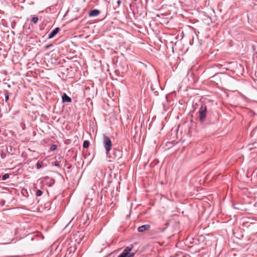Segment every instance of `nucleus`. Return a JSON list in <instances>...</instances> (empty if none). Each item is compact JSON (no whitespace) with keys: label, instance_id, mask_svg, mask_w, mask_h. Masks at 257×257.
Segmentation results:
<instances>
[{"label":"nucleus","instance_id":"f257e3e1","mask_svg":"<svg viewBox=\"0 0 257 257\" xmlns=\"http://www.w3.org/2000/svg\"><path fill=\"white\" fill-rule=\"evenodd\" d=\"M107 157L111 159L118 160L121 158L122 155V151L119 149L113 148L109 151V153H106Z\"/></svg>","mask_w":257,"mask_h":257},{"label":"nucleus","instance_id":"f03ea898","mask_svg":"<svg viewBox=\"0 0 257 257\" xmlns=\"http://www.w3.org/2000/svg\"><path fill=\"white\" fill-rule=\"evenodd\" d=\"M207 108L204 104H202L199 110V118L201 122L205 121L206 117Z\"/></svg>","mask_w":257,"mask_h":257},{"label":"nucleus","instance_id":"7ed1b4c3","mask_svg":"<svg viewBox=\"0 0 257 257\" xmlns=\"http://www.w3.org/2000/svg\"><path fill=\"white\" fill-rule=\"evenodd\" d=\"M103 145L105 149L106 153H109V151H111V149L112 143L110 139L107 136H103Z\"/></svg>","mask_w":257,"mask_h":257},{"label":"nucleus","instance_id":"20e7f679","mask_svg":"<svg viewBox=\"0 0 257 257\" xmlns=\"http://www.w3.org/2000/svg\"><path fill=\"white\" fill-rule=\"evenodd\" d=\"M132 245L126 247L118 257H133L135 255L134 252H132Z\"/></svg>","mask_w":257,"mask_h":257},{"label":"nucleus","instance_id":"39448f33","mask_svg":"<svg viewBox=\"0 0 257 257\" xmlns=\"http://www.w3.org/2000/svg\"><path fill=\"white\" fill-rule=\"evenodd\" d=\"M150 228L151 226L149 224H145L139 227L138 230L139 232H143L145 231L150 230Z\"/></svg>","mask_w":257,"mask_h":257},{"label":"nucleus","instance_id":"423d86ee","mask_svg":"<svg viewBox=\"0 0 257 257\" xmlns=\"http://www.w3.org/2000/svg\"><path fill=\"white\" fill-rule=\"evenodd\" d=\"M100 12L99 10L95 9L90 11L89 13L88 16L90 17H95L100 14Z\"/></svg>","mask_w":257,"mask_h":257},{"label":"nucleus","instance_id":"0eeeda50","mask_svg":"<svg viewBox=\"0 0 257 257\" xmlns=\"http://www.w3.org/2000/svg\"><path fill=\"white\" fill-rule=\"evenodd\" d=\"M59 31L60 29L59 28H56L49 34L48 39H50L53 38L59 32Z\"/></svg>","mask_w":257,"mask_h":257},{"label":"nucleus","instance_id":"6e6552de","mask_svg":"<svg viewBox=\"0 0 257 257\" xmlns=\"http://www.w3.org/2000/svg\"><path fill=\"white\" fill-rule=\"evenodd\" d=\"M62 101L63 102H71V98L68 96L66 93H64L62 96Z\"/></svg>","mask_w":257,"mask_h":257},{"label":"nucleus","instance_id":"1a4fd4ad","mask_svg":"<svg viewBox=\"0 0 257 257\" xmlns=\"http://www.w3.org/2000/svg\"><path fill=\"white\" fill-rule=\"evenodd\" d=\"M181 3L184 4L185 5L189 6L191 5V0H181Z\"/></svg>","mask_w":257,"mask_h":257},{"label":"nucleus","instance_id":"9d476101","mask_svg":"<svg viewBox=\"0 0 257 257\" xmlns=\"http://www.w3.org/2000/svg\"><path fill=\"white\" fill-rule=\"evenodd\" d=\"M89 142L87 141H84V142L83 143V147L84 148H87L89 146Z\"/></svg>","mask_w":257,"mask_h":257},{"label":"nucleus","instance_id":"9b49d317","mask_svg":"<svg viewBox=\"0 0 257 257\" xmlns=\"http://www.w3.org/2000/svg\"><path fill=\"white\" fill-rule=\"evenodd\" d=\"M38 21V17H33L32 20H31V22H33V23H36Z\"/></svg>","mask_w":257,"mask_h":257},{"label":"nucleus","instance_id":"f8f14e48","mask_svg":"<svg viewBox=\"0 0 257 257\" xmlns=\"http://www.w3.org/2000/svg\"><path fill=\"white\" fill-rule=\"evenodd\" d=\"M43 192L41 190H38L37 191H36V195L37 196H40L42 195Z\"/></svg>","mask_w":257,"mask_h":257},{"label":"nucleus","instance_id":"ddd939ff","mask_svg":"<svg viewBox=\"0 0 257 257\" xmlns=\"http://www.w3.org/2000/svg\"><path fill=\"white\" fill-rule=\"evenodd\" d=\"M9 177V175L8 174H4L2 177V180H6L7 179H8Z\"/></svg>","mask_w":257,"mask_h":257},{"label":"nucleus","instance_id":"4468645a","mask_svg":"<svg viewBox=\"0 0 257 257\" xmlns=\"http://www.w3.org/2000/svg\"><path fill=\"white\" fill-rule=\"evenodd\" d=\"M42 162H38L36 164V168L37 169H40L42 167Z\"/></svg>","mask_w":257,"mask_h":257},{"label":"nucleus","instance_id":"2eb2a0df","mask_svg":"<svg viewBox=\"0 0 257 257\" xmlns=\"http://www.w3.org/2000/svg\"><path fill=\"white\" fill-rule=\"evenodd\" d=\"M57 148V146L55 145H51V147H50V150L51 151H54Z\"/></svg>","mask_w":257,"mask_h":257},{"label":"nucleus","instance_id":"dca6fc26","mask_svg":"<svg viewBox=\"0 0 257 257\" xmlns=\"http://www.w3.org/2000/svg\"><path fill=\"white\" fill-rule=\"evenodd\" d=\"M116 3H117V4L118 5V7H119L121 3V2L120 0H118V1H117Z\"/></svg>","mask_w":257,"mask_h":257},{"label":"nucleus","instance_id":"f3484780","mask_svg":"<svg viewBox=\"0 0 257 257\" xmlns=\"http://www.w3.org/2000/svg\"><path fill=\"white\" fill-rule=\"evenodd\" d=\"M52 46V44H49L45 46V49H48L49 47Z\"/></svg>","mask_w":257,"mask_h":257},{"label":"nucleus","instance_id":"a211bd4d","mask_svg":"<svg viewBox=\"0 0 257 257\" xmlns=\"http://www.w3.org/2000/svg\"><path fill=\"white\" fill-rule=\"evenodd\" d=\"M55 166H59V163L57 162H55Z\"/></svg>","mask_w":257,"mask_h":257},{"label":"nucleus","instance_id":"6ab92c4d","mask_svg":"<svg viewBox=\"0 0 257 257\" xmlns=\"http://www.w3.org/2000/svg\"><path fill=\"white\" fill-rule=\"evenodd\" d=\"M254 76H255V78H256V77H257V70H256V71H255V73H254Z\"/></svg>","mask_w":257,"mask_h":257},{"label":"nucleus","instance_id":"aec40b11","mask_svg":"<svg viewBox=\"0 0 257 257\" xmlns=\"http://www.w3.org/2000/svg\"><path fill=\"white\" fill-rule=\"evenodd\" d=\"M6 98V100H8V99H9V96H6V98Z\"/></svg>","mask_w":257,"mask_h":257},{"label":"nucleus","instance_id":"412c9836","mask_svg":"<svg viewBox=\"0 0 257 257\" xmlns=\"http://www.w3.org/2000/svg\"><path fill=\"white\" fill-rule=\"evenodd\" d=\"M254 81L257 83V77L254 79Z\"/></svg>","mask_w":257,"mask_h":257}]
</instances>
